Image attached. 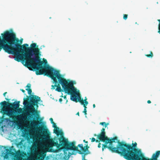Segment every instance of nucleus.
<instances>
[{
	"instance_id": "34",
	"label": "nucleus",
	"mask_w": 160,
	"mask_h": 160,
	"mask_svg": "<svg viewBox=\"0 0 160 160\" xmlns=\"http://www.w3.org/2000/svg\"><path fill=\"white\" fill-rule=\"evenodd\" d=\"M147 102L148 103L150 104V103H151V101H150V100H148V101Z\"/></svg>"
},
{
	"instance_id": "35",
	"label": "nucleus",
	"mask_w": 160,
	"mask_h": 160,
	"mask_svg": "<svg viewBox=\"0 0 160 160\" xmlns=\"http://www.w3.org/2000/svg\"><path fill=\"white\" fill-rule=\"evenodd\" d=\"M59 102H61L62 101V98H60L59 99Z\"/></svg>"
},
{
	"instance_id": "10",
	"label": "nucleus",
	"mask_w": 160,
	"mask_h": 160,
	"mask_svg": "<svg viewBox=\"0 0 160 160\" xmlns=\"http://www.w3.org/2000/svg\"><path fill=\"white\" fill-rule=\"evenodd\" d=\"M103 133H100L97 136V138L98 139L101 141L105 143L104 144L102 145V151H103L104 149L106 148L113 150V149L111 147L108 146L106 145V142L108 140V137L106 136L105 134Z\"/></svg>"
},
{
	"instance_id": "43",
	"label": "nucleus",
	"mask_w": 160,
	"mask_h": 160,
	"mask_svg": "<svg viewBox=\"0 0 160 160\" xmlns=\"http://www.w3.org/2000/svg\"><path fill=\"white\" fill-rule=\"evenodd\" d=\"M23 40V39H21L20 40V43H21V42L22 43V40Z\"/></svg>"
},
{
	"instance_id": "29",
	"label": "nucleus",
	"mask_w": 160,
	"mask_h": 160,
	"mask_svg": "<svg viewBox=\"0 0 160 160\" xmlns=\"http://www.w3.org/2000/svg\"><path fill=\"white\" fill-rule=\"evenodd\" d=\"M83 112L84 113L85 115H86L87 114V110H84Z\"/></svg>"
},
{
	"instance_id": "28",
	"label": "nucleus",
	"mask_w": 160,
	"mask_h": 160,
	"mask_svg": "<svg viewBox=\"0 0 160 160\" xmlns=\"http://www.w3.org/2000/svg\"><path fill=\"white\" fill-rule=\"evenodd\" d=\"M13 160H15V158ZM16 160H22L21 158H20L18 157L17 158V159H16Z\"/></svg>"
},
{
	"instance_id": "33",
	"label": "nucleus",
	"mask_w": 160,
	"mask_h": 160,
	"mask_svg": "<svg viewBox=\"0 0 160 160\" xmlns=\"http://www.w3.org/2000/svg\"><path fill=\"white\" fill-rule=\"evenodd\" d=\"M100 140H96L95 139V141L96 142H100Z\"/></svg>"
},
{
	"instance_id": "38",
	"label": "nucleus",
	"mask_w": 160,
	"mask_h": 160,
	"mask_svg": "<svg viewBox=\"0 0 160 160\" xmlns=\"http://www.w3.org/2000/svg\"><path fill=\"white\" fill-rule=\"evenodd\" d=\"M83 142H84L86 143H88V141H86L85 140H83Z\"/></svg>"
},
{
	"instance_id": "1",
	"label": "nucleus",
	"mask_w": 160,
	"mask_h": 160,
	"mask_svg": "<svg viewBox=\"0 0 160 160\" xmlns=\"http://www.w3.org/2000/svg\"><path fill=\"white\" fill-rule=\"evenodd\" d=\"M37 75L44 74L50 77L55 83L54 85L52 86L51 89H54L56 87L58 81L62 87L64 92L68 95H71L76 88L73 86V83L72 81H68L63 78L62 75L60 74L59 71L55 70L48 65H44L42 68L35 71Z\"/></svg>"
},
{
	"instance_id": "16",
	"label": "nucleus",
	"mask_w": 160,
	"mask_h": 160,
	"mask_svg": "<svg viewBox=\"0 0 160 160\" xmlns=\"http://www.w3.org/2000/svg\"><path fill=\"white\" fill-rule=\"evenodd\" d=\"M88 154H89V152H86L84 153V154L82 155V160H87L86 159H85V156L86 155Z\"/></svg>"
},
{
	"instance_id": "6",
	"label": "nucleus",
	"mask_w": 160,
	"mask_h": 160,
	"mask_svg": "<svg viewBox=\"0 0 160 160\" xmlns=\"http://www.w3.org/2000/svg\"><path fill=\"white\" fill-rule=\"evenodd\" d=\"M30 96H27V98H24L23 102V104L26 108L23 113L28 116L30 115L29 112L32 113L33 115L37 112V111L34 107V106L37 105L38 106V102L40 100V98L36 95H32L30 99Z\"/></svg>"
},
{
	"instance_id": "3",
	"label": "nucleus",
	"mask_w": 160,
	"mask_h": 160,
	"mask_svg": "<svg viewBox=\"0 0 160 160\" xmlns=\"http://www.w3.org/2000/svg\"><path fill=\"white\" fill-rule=\"evenodd\" d=\"M75 142H69L67 139H66L63 137L56 138H54V140L51 139L49 140L48 147L52 148L53 146H56L57 148L60 150L63 149L66 151L72 150L73 151L72 153L69 152L68 155H75V151L78 152V153L81 154H84V153L85 147H83L82 144H79L78 147L75 146Z\"/></svg>"
},
{
	"instance_id": "22",
	"label": "nucleus",
	"mask_w": 160,
	"mask_h": 160,
	"mask_svg": "<svg viewBox=\"0 0 160 160\" xmlns=\"http://www.w3.org/2000/svg\"><path fill=\"white\" fill-rule=\"evenodd\" d=\"M8 154L6 153L5 154L4 156V159H8Z\"/></svg>"
},
{
	"instance_id": "15",
	"label": "nucleus",
	"mask_w": 160,
	"mask_h": 160,
	"mask_svg": "<svg viewBox=\"0 0 160 160\" xmlns=\"http://www.w3.org/2000/svg\"><path fill=\"white\" fill-rule=\"evenodd\" d=\"M6 153L9 154H10L13 155L14 154V153L12 152V150L11 149H6Z\"/></svg>"
},
{
	"instance_id": "5",
	"label": "nucleus",
	"mask_w": 160,
	"mask_h": 160,
	"mask_svg": "<svg viewBox=\"0 0 160 160\" xmlns=\"http://www.w3.org/2000/svg\"><path fill=\"white\" fill-rule=\"evenodd\" d=\"M20 103V101H16L13 103H9L4 101L0 103L4 114L12 119L11 122L16 124H18L19 118L20 116L15 115V111L18 109V111H22V109L19 108Z\"/></svg>"
},
{
	"instance_id": "14",
	"label": "nucleus",
	"mask_w": 160,
	"mask_h": 160,
	"mask_svg": "<svg viewBox=\"0 0 160 160\" xmlns=\"http://www.w3.org/2000/svg\"><path fill=\"white\" fill-rule=\"evenodd\" d=\"M85 145V146L84 147H85V149H84V153H86V152H89V154H90V151L88 150V148H89V146H88V144H86V145Z\"/></svg>"
},
{
	"instance_id": "26",
	"label": "nucleus",
	"mask_w": 160,
	"mask_h": 160,
	"mask_svg": "<svg viewBox=\"0 0 160 160\" xmlns=\"http://www.w3.org/2000/svg\"><path fill=\"white\" fill-rule=\"evenodd\" d=\"M90 139H91V142H95V139H96L95 138H90Z\"/></svg>"
},
{
	"instance_id": "40",
	"label": "nucleus",
	"mask_w": 160,
	"mask_h": 160,
	"mask_svg": "<svg viewBox=\"0 0 160 160\" xmlns=\"http://www.w3.org/2000/svg\"><path fill=\"white\" fill-rule=\"evenodd\" d=\"M5 99H6L7 101H9V100H10V99H8V98H5Z\"/></svg>"
},
{
	"instance_id": "44",
	"label": "nucleus",
	"mask_w": 160,
	"mask_h": 160,
	"mask_svg": "<svg viewBox=\"0 0 160 160\" xmlns=\"http://www.w3.org/2000/svg\"><path fill=\"white\" fill-rule=\"evenodd\" d=\"M98 135H97L96 134H95L94 135V136H97Z\"/></svg>"
},
{
	"instance_id": "21",
	"label": "nucleus",
	"mask_w": 160,
	"mask_h": 160,
	"mask_svg": "<svg viewBox=\"0 0 160 160\" xmlns=\"http://www.w3.org/2000/svg\"><path fill=\"white\" fill-rule=\"evenodd\" d=\"M155 155H156V156H157V157L158 158L159 155L160 154V151H157L155 153H154Z\"/></svg>"
},
{
	"instance_id": "8",
	"label": "nucleus",
	"mask_w": 160,
	"mask_h": 160,
	"mask_svg": "<svg viewBox=\"0 0 160 160\" xmlns=\"http://www.w3.org/2000/svg\"><path fill=\"white\" fill-rule=\"evenodd\" d=\"M70 99L72 101L76 102H79L81 104L83 105V107L84 108V110H86L87 108L86 106L88 104V102L86 101L84 103L83 100L81 99L79 93L78 92H77L76 88L74 90L73 92L71 95L70 96Z\"/></svg>"
},
{
	"instance_id": "11",
	"label": "nucleus",
	"mask_w": 160,
	"mask_h": 160,
	"mask_svg": "<svg viewBox=\"0 0 160 160\" xmlns=\"http://www.w3.org/2000/svg\"><path fill=\"white\" fill-rule=\"evenodd\" d=\"M40 123V122L38 121H35L31 123L32 125L33 126L34 128H35V127H36L35 128V129L37 132H39L40 131H41L43 129V128L42 127H38V124Z\"/></svg>"
},
{
	"instance_id": "42",
	"label": "nucleus",
	"mask_w": 160,
	"mask_h": 160,
	"mask_svg": "<svg viewBox=\"0 0 160 160\" xmlns=\"http://www.w3.org/2000/svg\"><path fill=\"white\" fill-rule=\"evenodd\" d=\"M93 108H95V104H93Z\"/></svg>"
},
{
	"instance_id": "27",
	"label": "nucleus",
	"mask_w": 160,
	"mask_h": 160,
	"mask_svg": "<svg viewBox=\"0 0 160 160\" xmlns=\"http://www.w3.org/2000/svg\"><path fill=\"white\" fill-rule=\"evenodd\" d=\"M26 87L28 88H30L31 84H28V85L26 86Z\"/></svg>"
},
{
	"instance_id": "31",
	"label": "nucleus",
	"mask_w": 160,
	"mask_h": 160,
	"mask_svg": "<svg viewBox=\"0 0 160 160\" xmlns=\"http://www.w3.org/2000/svg\"><path fill=\"white\" fill-rule=\"evenodd\" d=\"M20 90L23 93H24L25 92V91L23 89H20Z\"/></svg>"
},
{
	"instance_id": "41",
	"label": "nucleus",
	"mask_w": 160,
	"mask_h": 160,
	"mask_svg": "<svg viewBox=\"0 0 160 160\" xmlns=\"http://www.w3.org/2000/svg\"><path fill=\"white\" fill-rule=\"evenodd\" d=\"M76 115H78V116H79V112H78L76 114Z\"/></svg>"
},
{
	"instance_id": "30",
	"label": "nucleus",
	"mask_w": 160,
	"mask_h": 160,
	"mask_svg": "<svg viewBox=\"0 0 160 160\" xmlns=\"http://www.w3.org/2000/svg\"><path fill=\"white\" fill-rule=\"evenodd\" d=\"M101 143H99V144H98V148H100L101 146Z\"/></svg>"
},
{
	"instance_id": "13",
	"label": "nucleus",
	"mask_w": 160,
	"mask_h": 160,
	"mask_svg": "<svg viewBox=\"0 0 160 160\" xmlns=\"http://www.w3.org/2000/svg\"><path fill=\"white\" fill-rule=\"evenodd\" d=\"M60 84L59 83H58H58L57 84L56 86L57 88H56L55 90L58 92H62V90L61 88Z\"/></svg>"
},
{
	"instance_id": "24",
	"label": "nucleus",
	"mask_w": 160,
	"mask_h": 160,
	"mask_svg": "<svg viewBox=\"0 0 160 160\" xmlns=\"http://www.w3.org/2000/svg\"><path fill=\"white\" fill-rule=\"evenodd\" d=\"M105 128H102L101 130V133H103L105 134Z\"/></svg>"
},
{
	"instance_id": "2",
	"label": "nucleus",
	"mask_w": 160,
	"mask_h": 160,
	"mask_svg": "<svg viewBox=\"0 0 160 160\" xmlns=\"http://www.w3.org/2000/svg\"><path fill=\"white\" fill-rule=\"evenodd\" d=\"M75 142H69L67 139H66L63 137L56 138H54V140L51 139L49 140L48 147L52 148L53 146H56L57 148L60 150L63 149L66 151L72 150L73 151L72 153L69 152L68 155H75V151L78 152V153L81 154H84V153L85 147H83L82 144H79L78 147L75 146Z\"/></svg>"
},
{
	"instance_id": "9",
	"label": "nucleus",
	"mask_w": 160,
	"mask_h": 160,
	"mask_svg": "<svg viewBox=\"0 0 160 160\" xmlns=\"http://www.w3.org/2000/svg\"><path fill=\"white\" fill-rule=\"evenodd\" d=\"M117 137H115L112 139H110L109 138H108V140L106 142V145H107V144L109 143V146H108L111 147L113 149V150H112L110 149H109L110 151H111L112 152H115L119 154H120V155H121V153L120 152L122 151V149L119 148V142H120L119 140H118V145L116 147H115L113 145V143L115 142V140H117Z\"/></svg>"
},
{
	"instance_id": "17",
	"label": "nucleus",
	"mask_w": 160,
	"mask_h": 160,
	"mask_svg": "<svg viewBox=\"0 0 160 160\" xmlns=\"http://www.w3.org/2000/svg\"><path fill=\"white\" fill-rule=\"evenodd\" d=\"M145 56H147L148 58H152L153 56V54L152 52L151 51L150 53L149 54H146Z\"/></svg>"
},
{
	"instance_id": "12",
	"label": "nucleus",
	"mask_w": 160,
	"mask_h": 160,
	"mask_svg": "<svg viewBox=\"0 0 160 160\" xmlns=\"http://www.w3.org/2000/svg\"><path fill=\"white\" fill-rule=\"evenodd\" d=\"M52 125L53 127L54 128V132L57 134V136H58L59 134L62 135L63 134V132L61 131H60L59 130V128L58 127L56 124L54 123H53Z\"/></svg>"
},
{
	"instance_id": "20",
	"label": "nucleus",
	"mask_w": 160,
	"mask_h": 160,
	"mask_svg": "<svg viewBox=\"0 0 160 160\" xmlns=\"http://www.w3.org/2000/svg\"><path fill=\"white\" fill-rule=\"evenodd\" d=\"M157 20L159 22L158 25V32L160 34V19H158Z\"/></svg>"
},
{
	"instance_id": "32",
	"label": "nucleus",
	"mask_w": 160,
	"mask_h": 160,
	"mask_svg": "<svg viewBox=\"0 0 160 160\" xmlns=\"http://www.w3.org/2000/svg\"><path fill=\"white\" fill-rule=\"evenodd\" d=\"M87 98L86 97L85 98V99H84V100H83V101H84V103H85V102L86 101H87Z\"/></svg>"
},
{
	"instance_id": "36",
	"label": "nucleus",
	"mask_w": 160,
	"mask_h": 160,
	"mask_svg": "<svg viewBox=\"0 0 160 160\" xmlns=\"http://www.w3.org/2000/svg\"><path fill=\"white\" fill-rule=\"evenodd\" d=\"M37 115L38 116V117H37L36 118H37V119H38L39 118V115L38 114H37Z\"/></svg>"
},
{
	"instance_id": "37",
	"label": "nucleus",
	"mask_w": 160,
	"mask_h": 160,
	"mask_svg": "<svg viewBox=\"0 0 160 160\" xmlns=\"http://www.w3.org/2000/svg\"><path fill=\"white\" fill-rule=\"evenodd\" d=\"M7 93V92H6L4 93L3 94V96L5 97V95Z\"/></svg>"
},
{
	"instance_id": "4",
	"label": "nucleus",
	"mask_w": 160,
	"mask_h": 160,
	"mask_svg": "<svg viewBox=\"0 0 160 160\" xmlns=\"http://www.w3.org/2000/svg\"><path fill=\"white\" fill-rule=\"evenodd\" d=\"M119 148L122 149L121 156L127 160H140V157H143L141 151L136 148L137 143L135 142L131 144L127 143L124 142H119Z\"/></svg>"
},
{
	"instance_id": "19",
	"label": "nucleus",
	"mask_w": 160,
	"mask_h": 160,
	"mask_svg": "<svg viewBox=\"0 0 160 160\" xmlns=\"http://www.w3.org/2000/svg\"><path fill=\"white\" fill-rule=\"evenodd\" d=\"M100 124L102 125L103 126L104 125V126H105V127L106 128L108 125V123H106V122H100Z\"/></svg>"
},
{
	"instance_id": "45",
	"label": "nucleus",
	"mask_w": 160,
	"mask_h": 160,
	"mask_svg": "<svg viewBox=\"0 0 160 160\" xmlns=\"http://www.w3.org/2000/svg\"><path fill=\"white\" fill-rule=\"evenodd\" d=\"M45 62L46 63H47V61L46 60V59H45Z\"/></svg>"
},
{
	"instance_id": "23",
	"label": "nucleus",
	"mask_w": 160,
	"mask_h": 160,
	"mask_svg": "<svg viewBox=\"0 0 160 160\" xmlns=\"http://www.w3.org/2000/svg\"><path fill=\"white\" fill-rule=\"evenodd\" d=\"M128 18V15L124 14L123 18L124 20H126Z\"/></svg>"
},
{
	"instance_id": "39",
	"label": "nucleus",
	"mask_w": 160,
	"mask_h": 160,
	"mask_svg": "<svg viewBox=\"0 0 160 160\" xmlns=\"http://www.w3.org/2000/svg\"><path fill=\"white\" fill-rule=\"evenodd\" d=\"M63 98H64V99H66V98H66V95L64 96H63Z\"/></svg>"
},
{
	"instance_id": "18",
	"label": "nucleus",
	"mask_w": 160,
	"mask_h": 160,
	"mask_svg": "<svg viewBox=\"0 0 160 160\" xmlns=\"http://www.w3.org/2000/svg\"><path fill=\"white\" fill-rule=\"evenodd\" d=\"M26 90L28 91V93L30 95H31L32 90L30 88H26Z\"/></svg>"
},
{
	"instance_id": "25",
	"label": "nucleus",
	"mask_w": 160,
	"mask_h": 160,
	"mask_svg": "<svg viewBox=\"0 0 160 160\" xmlns=\"http://www.w3.org/2000/svg\"><path fill=\"white\" fill-rule=\"evenodd\" d=\"M50 120L51 121V122L52 124L54 123V122L53 121V119L52 118H50Z\"/></svg>"
},
{
	"instance_id": "7",
	"label": "nucleus",
	"mask_w": 160,
	"mask_h": 160,
	"mask_svg": "<svg viewBox=\"0 0 160 160\" xmlns=\"http://www.w3.org/2000/svg\"><path fill=\"white\" fill-rule=\"evenodd\" d=\"M31 48H29L30 52L32 53L33 55H34V58H32L31 63L32 64H34L36 71L42 68L44 65V62L41 60L40 56L41 55L40 49L38 48V46L37 45L36 43H34L32 44Z\"/></svg>"
}]
</instances>
